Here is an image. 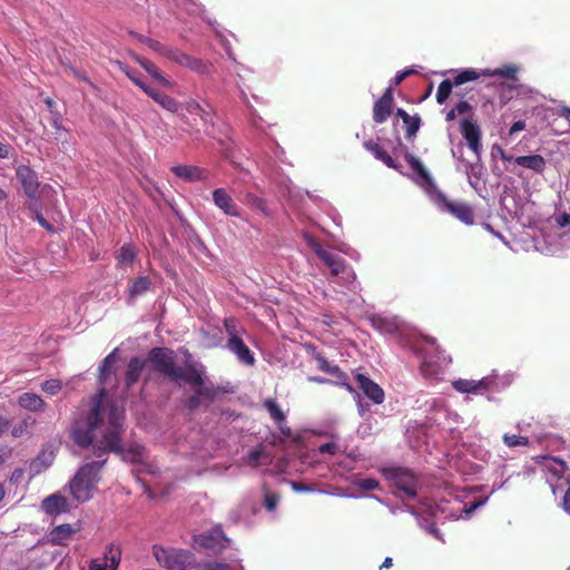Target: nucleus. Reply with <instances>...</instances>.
Listing matches in <instances>:
<instances>
[{"instance_id": "f257e3e1", "label": "nucleus", "mask_w": 570, "mask_h": 570, "mask_svg": "<svg viewBox=\"0 0 570 570\" xmlns=\"http://www.w3.org/2000/svg\"><path fill=\"white\" fill-rule=\"evenodd\" d=\"M105 387L92 395L88 402V409L79 411L72 422L70 436L81 449L92 446V454L101 460L108 453L120 455L122 461L140 463L144 460L145 448L139 443H132L124 448L122 435L125 433V407L112 404L108 412V424L99 439L95 438L96 430L104 421L102 403L106 399Z\"/></svg>"}, {"instance_id": "f03ea898", "label": "nucleus", "mask_w": 570, "mask_h": 570, "mask_svg": "<svg viewBox=\"0 0 570 570\" xmlns=\"http://www.w3.org/2000/svg\"><path fill=\"white\" fill-rule=\"evenodd\" d=\"M205 366L199 363H187V373L184 382L194 389V393L186 400V407L194 412L200 406L208 407V405L218 396L219 393L225 392L220 386H215L213 383H207Z\"/></svg>"}, {"instance_id": "7ed1b4c3", "label": "nucleus", "mask_w": 570, "mask_h": 570, "mask_svg": "<svg viewBox=\"0 0 570 570\" xmlns=\"http://www.w3.org/2000/svg\"><path fill=\"white\" fill-rule=\"evenodd\" d=\"M404 158L415 174V183L433 198L442 210H445L460 220H463V205L449 200L444 194L436 189L430 173L421 160L413 154L406 151Z\"/></svg>"}, {"instance_id": "20e7f679", "label": "nucleus", "mask_w": 570, "mask_h": 570, "mask_svg": "<svg viewBox=\"0 0 570 570\" xmlns=\"http://www.w3.org/2000/svg\"><path fill=\"white\" fill-rule=\"evenodd\" d=\"M405 345L422 358L420 368L425 377H438L443 365L450 363V360L439 350L435 338L411 337L406 338Z\"/></svg>"}, {"instance_id": "39448f33", "label": "nucleus", "mask_w": 570, "mask_h": 570, "mask_svg": "<svg viewBox=\"0 0 570 570\" xmlns=\"http://www.w3.org/2000/svg\"><path fill=\"white\" fill-rule=\"evenodd\" d=\"M107 458L86 463L79 468L70 481V491L75 500L86 502L91 499L100 480V471L107 463Z\"/></svg>"}, {"instance_id": "423d86ee", "label": "nucleus", "mask_w": 570, "mask_h": 570, "mask_svg": "<svg viewBox=\"0 0 570 570\" xmlns=\"http://www.w3.org/2000/svg\"><path fill=\"white\" fill-rule=\"evenodd\" d=\"M148 362L155 372L163 374L169 380L177 382L183 381L187 373V364L185 368L176 365V353L168 347H154L148 352Z\"/></svg>"}, {"instance_id": "0eeeda50", "label": "nucleus", "mask_w": 570, "mask_h": 570, "mask_svg": "<svg viewBox=\"0 0 570 570\" xmlns=\"http://www.w3.org/2000/svg\"><path fill=\"white\" fill-rule=\"evenodd\" d=\"M153 553L158 564L167 570H189L195 567V554L186 549L153 547Z\"/></svg>"}, {"instance_id": "6e6552de", "label": "nucleus", "mask_w": 570, "mask_h": 570, "mask_svg": "<svg viewBox=\"0 0 570 570\" xmlns=\"http://www.w3.org/2000/svg\"><path fill=\"white\" fill-rule=\"evenodd\" d=\"M316 256L331 269L333 276H341L345 283L355 278L354 272L345 264V261L335 252L326 249L321 245L314 246Z\"/></svg>"}, {"instance_id": "1a4fd4ad", "label": "nucleus", "mask_w": 570, "mask_h": 570, "mask_svg": "<svg viewBox=\"0 0 570 570\" xmlns=\"http://www.w3.org/2000/svg\"><path fill=\"white\" fill-rule=\"evenodd\" d=\"M305 350L317 362L318 368L327 374L335 376L338 384L344 386L350 393H356L355 389L348 383V376L343 372L338 365H332L324 353L317 351L313 344H305Z\"/></svg>"}, {"instance_id": "9d476101", "label": "nucleus", "mask_w": 570, "mask_h": 570, "mask_svg": "<svg viewBox=\"0 0 570 570\" xmlns=\"http://www.w3.org/2000/svg\"><path fill=\"white\" fill-rule=\"evenodd\" d=\"M386 476L405 498L412 499L416 497L417 480L411 471L393 468L386 471Z\"/></svg>"}, {"instance_id": "9b49d317", "label": "nucleus", "mask_w": 570, "mask_h": 570, "mask_svg": "<svg viewBox=\"0 0 570 570\" xmlns=\"http://www.w3.org/2000/svg\"><path fill=\"white\" fill-rule=\"evenodd\" d=\"M228 541V538L219 525L213 528L208 532L194 535V543L197 547L208 550L215 554L225 550Z\"/></svg>"}, {"instance_id": "f8f14e48", "label": "nucleus", "mask_w": 570, "mask_h": 570, "mask_svg": "<svg viewBox=\"0 0 570 570\" xmlns=\"http://www.w3.org/2000/svg\"><path fill=\"white\" fill-rule=\"evenodd\" d=\"M16 176L19 180L24 195L31 200H37L40 181L37 171L27 165H20L16 169Z\"/></svg>"}, {"instance_id": "ddd939ff", "label": "nucleus", "mask_w": 570, "mask_h": 570, "mask_svg": "<svg viewBox=\"0 0 570 570\" xmlns=\"http://www.w3.org/2000/svg\"><path fill=\"white\" fill-rule=\"evenodd\" d=\"M225 326L230 337L227 341V347L237 355L238 360L247 365L255 363V357L244 341L235 334V328L230 327L228 322L225 321Z\"/></svg>"}, {"instance_id": "4468645a", "label": "nucleus", "mask_w": 570, "mask_h": 570, "mask_svg": "<svg viewBox=\"0 0 570 570\" xmlns=\"http://www.w3.org/2000/svg\"><path fill=\"white\" fill-rule=\"evenodd\" d=\"M393 91L392 88H387L384 94L375 101L373 107V120L376 124H383L391 116L393 110Z\"/></svg>"}, {"instance_id": "2eb2a0df", "label": "nucleus", "mask_w": 570, "mask_h": 570, "mask_svg": "<svg viewBox=\"0 0 570 570\" xmlns=\"http://www.w3.org/2000/svg\"><path fill=\"white\" fill-rule=\"evenodd\" d=\"M519 72V67L515 65H505L502 68L497 69H483L481 72L475 71L474 69H465V82L473 81L483 76H498L505 79L517 80V73Z\"/></svg>"}, {"instance_id": "dca6fc26", "label": "nucleus", "mask_w": 570, "mask_h": 570, "mask_svg": "<svg viewBox=\"0 0 570 570\" xmlns=\"http://www.w3.org/2000/svg\"><path fill=\"white\" fill-rule=\"evenodd\" d=\"M81 530L79 523H63L55 527L49 532V541L55 546H67L72 537Z\"/></svg>"}, {"instance_id": "f3484780", "label": "nucleus", "mask_w": 570, "mask_h": 570, "mask_svg": "<svg viewBox=\"0 0 570 570\" xmlns=\"http://www.w3.org/2000/svg\"><path fill=\"white\" fill-rule=\"evenodd\" d=\"M355 379L358 387L366 397L372 400L375 404H382L384 402V391L377 383L361 373H358Z\"/></svg>"}, {"instance_id": "a211bd4d", "label": "nucleus", "mask_w": 570, "mask_h": 570, "mask_svg": "<svg viewBox=\"0 0 570 570\" xmlns=\"http://www.w3.org/2000/svg\"><path fill=\"white\" fill-rule=\"evenodd\" d=\"M41 509L49 515H59L69 511V503L66 497L60 493H53L45 498L41 502Z\"/></svg>"}, {"instance_id": "6ab92c4d", "label": "nucleus", "mask_w": 570, "mask_h": 570, "mask_svg": "<svg viewBox=\"0 0 570 570\" xmlns=\"http://www.w3.org/2000/svg\"><path fill=\"white\" fill-rule=\"evenodd\" d=\"M214 204L226 215L239 217L237 205L225 188H217L213 191Z\"/></svg>"}, {"instance_id": "aec40b11", "label": "nucleus", "mask_w": 570, "mask_h": 570, "mask_svg": "<svg viewBox=\"0 0 570 570\" xmlns=\"http://www.w3.org/2000/svg\"><path fill=\"white\" fill-rule=\"evenodd\" d=\"M465 142L476 156L481 154V129L479 125L470 118H465Z\"/></svg>"}, {"instance_id": "412c9836", "label": "nucleus", "mask_w": 570, "mask_h": 570, "mask_svg": "<svg viewBox=\"0 0 570 570\" xmlns=\"http://www.w3.org/2000/svg\"><path fill=\"white\" fill-rule=\"evenodd\" d=\"M171 171L185 181H198L206 178V170L197 166L176 165L171 167Z\"/></svg>"}, {"instance_id": "4be33fe9", "label": "nucleus", "mask_w": 570, "mask_h": 570, "mask_svg": "<svg viewBox=\"0 0 570 570\" xmlns=\"http://www.w3.org/2000/svg\"><path fill=\"white\" fill-rule=\"evenodd\" d=\"M146 365V361L140 357H131L127 365V370L125 373V387L127 390L131 389L134 384L139 380L144 368Z\"/></svg>"}, {"instance_id": "5701e85b", "label": "nucleus", "mask_w": 570, "mask_h": 570, "mask_svg": "<svg viewBox=\"0 0 570 570\" xmlns=\"http://www.w3.org/2000/svg\"><path fill=\"white\" fill-rule=\"evenodd\" d=\"M371 322L372 325L382 333L396 334L401 332V323L396 317L374 315Z\"/></svg>"}, {"instance_id": "b1692460", "label": "nucleus", "mask_w": 570, "mask_h": 570, "mask_svg": "<svg viewBox=\"0 0 570 570\" xmlns=\"http://www.w3.org/2000/svg\"><path fill=\"white\" fill-rule=\"evenodd\" d=\"M18 404L20 407L31 412H42L46 407V402L36 393L26 392L19 395Z\"/></svg>"}, {"instance_id": "393cba45", "label": "nucleus", "mask_w": 570, "mask_h": 570, "mask_svg": "<svg viewBox=\"0 0 570 570\" xmlns=\"http://www.w3.org/2000/svg\"><path fill=\"white\" fill-rule=\"evenodd\" d=\"M494 384V379L491 376L482 377L479 381L465 380V394L485 395L490 392L491 386Z\"/></svg>"}, {"instance_id": "a878e982", "label": "nucleus", "mask_w": 570, "mask_h": 570, "mask_svg": "<svg viewBox=\"0 0 570 570\" xmlns=\"http://www.w3.org/2000/svg\"><path fill=\"white\" fill-rule=\"evenodd\" d=\"M463 83V70L459 71L454 79H444L439 85L438 91H436V101L438 104L442 105L446 101V99L450 97L452 89L454 86H460Z\"/></svg>"}, {"instance_id": "bb28decb", "label": "nucleus", "mask_w": 570, "mask_h": 570, "mask_svg": "<svg viewBox=\"0 0 570 570\" xmlns=\"http://www.w3.org/2000/svg\"><path fill=\"white\" fill-rule=\"evenodd\" d=\"M151 288V279L149 276H138L128 285V297L134 301L138 296L146 294Z\"/></svg>"}, {"instance_id": "cd10ccee", "label": "nucleus", "mask_w": 570, "mask_h": 570, "mask_svg": "<svg viewBox=\"0 0 570 570\" xmlns=\"http://www.w3.org/2000/svg\"><path fill=\"white\" fill-rule=\"evenodd\" d=\"M364 147L366 150L373 154V156L384 163L389 168L397 169L399 166L394 161V159L381 147V145L373 140L364 141Z\"/></svg>"}, {"instance_id": "c85d7f7f", "label": "nucleus", "mask_w": 570, "mask_h": 570, "mask_svg": "<svg viewBox=\"0 0 570 570\" xmlns=\"http://www.w3.org/2000/svg\"><path fill=\"white\" fill-rule=\"evenodd\" d=\"M148 96L165 110L173 114L178 112L180 104L167 94L157 89H153Z\"/></svg>"}, {"instance_id": "c756f323", "label": "nucleus", "mask_w": 570, "mask_h": 570, "mask_svg": "<svg viewBox=\"0 0 570 570\" xmlns=\"http://www.w3.org/2000/svg\"><path fill=\"white\" fill-rule=\"evenodd\" d=\"M514 161L518 165L535 173H542L546 168V160L541 155L519 156Z\"/></svg>"}, {"instance_id": "7c9ffc66", "label": "nucleus", "mask_w": 570, "mask_h": 570, "mask_svg": "<svg viewBox=\"0 0 570 570\" xmlns=\"http://www.w3.org/2000/svg\"><path fill=\"white\" fill-rule=\"evenodd\" d=\"M132 59L140 65L155 80H157L163 86H169L170 82L166 79L156 65L145 58L139 57L138 55H132Z\"/></svg>"}, {"instance_id": "2f4dec72", "label": "nucleus", "mask_w": 570, "mask_h": 570, "mask_svg": "<svg viewBox=\"0 0 570 570\" xmlns=\"http://www.w3.org/2000/svg\"><path fill=\"white\" fill-rule=\"evenodd\" d=\"M137 253L131 244H124L115 255L119 267L131 266L136 259Z\"/></svg>"}, {"instance_id": "473e14b6", "label": "nucleus", "mask_w": 570, "mask_h": 570, "mask_svg": "<svg viewBox=\"0 0 570 570\" xmlns=\"http://www.w3.org/2000/svg\"><path fill=\"white\" fill-rule=\"evenodd\" d=\"M185 110L191 116H198L204 124L212 122L210 110L206 109L195 99L184 102Z\"/></svg>"}, {"instance_id": "72a5a7b5", "label": "nucleus", "mask_w": 570, "mask_h": 570, "mask_svg": "<svg viewBox=\"0 0 570 570\" xmlns=\"http://www.w3.org/2000/svg\"><path fill=\"white\" fill-rule=\"evenodd\" d=\"M264 407L268 411V413L271 414V416L273 417V420L278 424L281 425L283 422H285V414L284 412L279 409L278 404L275 402V400L273 399H267L264 401ZM281 431L283 434L285 435H288L289 434V429L287 428L286 430L283 428V426H279Z\"/></svg>"}, {"instance_id": "f704fd0d", "label": "nucleus", "mask_w": 570, "mask_h": 570, "mask_svg": "<svg viewBox=\"0 0 570 570\" xmlns=\"http://www.w3.org/2000/svg\"><path fill=\"white\" fill-rule=\"evenodd\" d=\"M105 558L107 560L108 567L111 570H117L121 560L120 548L115 547L114 544H108L105 549Z\"/></svg>"}, {"instance_id": "c9c22d12", "label": "nucleus", "mask_w": 570, "mask_h": 570, "mask_svg": "<svg viewBox=\"0 0 570 570\" xmlns=\"http://www.w3.org/2000/svg\"><path fill=\"white\" fill-rule=\"evenodd\" d=\"M212 67L210 62L190 56L186 68L199 75H208L210 73Z\"/></svg>"}, {"instance_id": "e433bc0d", "label": "nucleus", "mask_w": 570, "mask_h": 570, "mask_svg": "<svg viewBox=\"0 0 570 570\" xmlns=\"http://www.w3.org/2000/svg\"><path fill=\"white\" fill-rule=\"evenodd\" d=\"M165 57L179 66L187 67L190 56L178 48L168 47Z\"/></svg>"}, {"instance_id": "4c0bfd02", "label": "nucleus", "mask_w": 570, "mask_h": 570, "mask_svg": "<svg viewBox=\"0 0 570 570\" xmlns=\"http://www.w3.org/2000/svg\"><path fill=\"white\" fill-rule=\"evenodd\" d=\"M405 128V137L412 138L416 135L421 127V118L419 115L409 116L406 121H403Z\"/></svg>"}, {"instance_id": "58836bf2", "label": "nucleus", "mask_w": 570, "mask_h": 570, "mask_svg": "<svg viewBox=\"0 0 570 570\" xmlns=\"http://www.w3.org/2000/svg\"><path fill=\"white\" fill-rule=\"evenodd\" d=\"M138 40L146 45L147 47H149L153 51L157 52L158 55L160 56H164L166 55V51L168 49L169 46H166L155 39H151L149 37H146V36H139L138 37Z\"/></svg>"}, {"instance_id": "ea45409f", "label": "nucleus", "mask_w": 570, "mask_h": 570, "mask_svg": "<svg viewBox=\"0 0 570 570\" xmlns=\"http://www.w3.org/2000/svg\"><path fill=\"white\" fill-rule=\"evenodd\" d=\"M45 456H46V454L41 453L40 455L37 456L36 460H33L30 463L31 478L40 474L41 472H43L51 464V460L46 461Z\"/></svg>"}, {"instance_id": "a19ab883", "label": "nucleus", "mask_w": 570, "mask_h": 570, "mask_svg": "<svg viewBox=\"0 0 570 570\" xmlns=\"http://www.w3.org/2000/svg\"><path fill=\"white\" fill-rule=\"evenodd\" d=\"M116 352L117 350L112 351L110 354H108L101 362L99 366L100 372V380H104L108 373H110L112 366L116 363Z\"/></svg>"}, {"instance_id": "79ce46f5", "label": "nucleus", "mask_w": 570, "mask_h": 570, "mask_svg": "<svg viewBox=\"0 0 570 570\" xmlns=\"http://www.w3.org/2000/svg\"><path fill=\"white\" fill-rule=\"evenodd\" d=\"M62 389L60 380L50 379L41 383V390L49 395H57Z\"/></svg>"}, {"instance_id": "37998d69", "label": "nucleus", "mask_w": 570, "mask_h": 570, "mask_svg": "<svg viewBox=\"0 0 570 570\" xmlns=\"http://www.w3.org/2000/svg\"><path fill=\"white\" fill-rule=\"evenodd\" d=\"M62 66L69 75L73 76L76 79H78L80 81L88 83L92 89H97V86L87 77V75L85 72L79 71L78 69H76L75 67H72L69 63L63 62Z\"/></svg>"}, {"instance_id": "c03bdc74", "label": "nucleus", "mask_w": 570, "mask_h": 570, "mask_svg": "<svg viewBox=\"0 0 570 570\" xmlns=\"http://www.w3.org/2000/svg\"><path fill=\"white\" fill-rule=\"evenodd\" d=\"M246 204L258 209L259 212L267 214V204L266 200L254 195V194H247L246 195Z\"/></svg>"}, {"instance_id": "a18cd8bd", "label": "nucleus", "mask_w": 570, "mask_h": 570, "mask_svg": "<svg viewBox=\"0 0 570 570\" xmlns=\"http://www.w3.org/2000/svg\"><path fill=\"white\" fill-rule=\"evenodd\" d=\"M489 499V495H481L476 499H473L470 502H465V519L469 518L478 508L482 507Z\"/></svg>"}, {"instance_id": "49530a36", "label": "nucleus", "mask_w": 570, "mask_h": 570, "mask_svg": "<svg viewBox=\"0 0 570 570\" xmlns=\"http://www.w3.org/2000/svg\"><path fill=\"white\" fill-rule=\"evenodd\" d=\"M503 442L509 448H514V446H519V445H528L529 440H528L527 436H522V435L504 434L503 435Z\"/></svg>"}, {"instance_id": "de8ad7c7", "label": "nucleus", "mask_w": 570, "mask_h": 570, "mask_svg": "<svg viewBox=\"0 0 570 570\" xmlns=\"http://www.w3.org/2000/svg\"><path fill=\"white\" fill-rule=\"evenodd\" d=\"M29 209L35 213L36 220L47 230L53 232L52 225L43 217V215L39 212L38 205L31 202L29 204Z\"/></svg>"}, {"instance_id": "09e8293b", "label": "nucleus", "mask_w": 570, "mask_h": 570, "mask_svg": "<svg viewBox=\"0 0 570 570\" xmlns=\"http://www.w3.org/2000/svg\"><path fill=\"white\" fill-rule=\"evenodd\" d=\"M354 484L363 491H371L377 489L380 485L379 481L373 478L358 479Z\"/></svg>"}, {"instance_id": "8fccbe9b", "label": "nucleus", "mask_w": 570, "mask_h": 570, "mask_svg": "<svg viewBox=\"0 0 570 570\" xmlns=\"http://www.w3.org/2000/svg\"><path fill=\"white\" fill-rule=\"evenodd\" d=\"M127 77L137 86L139 87L145 94L149 95V92L154 89L150 86L146 85L144 81L139 79V77L136 76V72L130 70L129 68L122 69Z\"/></svg>"}, {"instance_id": "3c124183", "label": "nucleus", "mask_w": 570, "mask_h": 570, "mask_svg": "<svg viewBox=\"0 0 570 570\" xmlns=\"http://www.w3.org/2000/svg\"><path fill=\"white\" fill-rule=\"evenodd\" d=\"M416 72L417 71L413 67L397 71L392 80V86H399L403 80H405L407 77L412 75H415Z\"/></svg>"}, {"instance_id": "603ef678", "label": "nucleus", "mask_w": 570, "mask_h": 570, "mask_svg": "<svg viewBox=\"0 0 570 570\" xmlns=\"http://www.w3.org/2000/svg\"><path fill=\"white\" fill-rule=\"evenodd\" d=\"M29 426H30V422L28 420H22L21 422H19L18 424H16L12 428V430H11L12 436L19 438V436L23 435L28 431Z\"/></svg>"}, {"instance_id": "864d4df0", "label": "nucleus", "mask_w": 570, "mask_h": 570, "mask_svg": "<svg viewBox=\"0 0 570 570\" xmlns=\"http://www.w3.org/2000/svg\"><path fill=\"white\" fill-rule=\"evenodd\" d=\"M279 497L275 493H266L264 499V505L266 510L274 511L277 503H278Z\"/></svg>"}, {"instance_id": "5fc2aeb1", "label": "nucleus", "mask_w": 570, "mask_h": 570, "mask_svg": "<svg viewBox=\"0 0 570 570\" xmlns=\"http://www.w3.org/2000/svg\"><path fill=\"white\" fill-rule=\"evenodd\" d=\"M456 114H458V115H463V99L459 100V101L455 104L454 108H452V109L446 114L445 119H446L448 121H452V120H454V119H455Z\"/></svg>"}, {"instance_id": "6e6d98bb", "label": "nucleus", "mask_w": 570, "mask_h": 570, "mask_svg": "<svg viewBox=\"0 0 570 570\" xmlns=\"http://www.w3.org/2000/svg\"><path fill=\"white\" fill-rule=\"evenodd\" d=\"M107 568H108V563H107V560L105 557L92 559L89 563L90 570H107Z\"/></svg>"}, {"instance_id": "4d7b16f0", "label": "nucleus", "mask_w": 570, "mask_h": 570, "mask_svg": "<svg viewBox=\"0 0 570 570\" xmlns=\"http://www.w3.org/2000/svg\"><path fill=\"white\" fill-rule=\"evenodd\" d=\"M338 451V445L334 442H327V443H324L322 445H320L318 448V452L324 454V453H328V454H336Z\"/></svg>"}, {"instance_id": "13d9d810", "label": "nucleus", "mask_w": 570, "mask_h": 570, "mask_svg": "<svg viewBox=\"0 0 570 570\" xmlns=\"http://www.w3.org/2000/svg\"><path fill=\"white\" fill-rule=\"evenodd\" d=\"M24 476V469L22 468H16L9 479V482L11 484H19Z\"/></svg>"}, {"instance_id": "bf43d9fd", "label": "nucleus", "mask_w": 570, "mask_h": 570, "mask_svg": "<svg viewBox=\"0 0 570 570\" xmlns=\"http://www.w3.org/2000/svg\"><path fill=\"white\" fill-rule=\"evenodd\" d=\"M203 570H229V566L222 562H208L204 564Z\"/></svg>"}, {"instance_id": "052dcab7", "label": "nucleus", "mask_w": 570, "mask_h": 570, "mask_svg": "<svg viewBox=\"0 0 570 570\" xmlns=\"http://www.w3.org/2000/svg\"><path fill=\"white\" fill-rule=\"evenodd\" d=\"M525 128V121L523 120H518L515 121L509 129V132H508V136L511 137L513 136L514 134L523 130Z\"/></svg>"}, {"instance_id": "680f3d73", "label": "nucleus", "mask_w": 570, "mask_h": 570, "mask_svg": "<svg viewBox=\"0 0 570 570\" xmlns=\"http://www.w3.org/2000/svg\"><path fill=\"white\" fill-rule=\"evenodd\" d=\"M51 126L55 128L56 131L62 130V122H61V116L58 112H53Z\"/></svg>"}, {"instance_id": "e2e57ef3", "label": "nucleus", "mask_w": 570, "mask_h": 570, "mask_svg": "<svg viewBox=\"0 0 570 570\" xmlns=\"http://www.w3.org/2000/svg\"><path fill=\"white\" fill-rule=\"evenodd\" d=\"M68 136L69 131L66 128H62L61 131H56V139L62 144L68 142Z\"/></svg>"}, {"instance_id": "0e129e2a", "label": "nucleus", "mask_w": 570, "mask_h": 570, "mask_svg": "<svg viewBox=\"0 0 570 570\" xmlns=\"http://www.w3.org/2000/svg\"><path fill=\"white\" fill-rule=\"evenodd\" d=\"M493 150H497L499 156L501 157L502 160L504 161H511L513 158L511 156H509L504 149L501 147V146H493Z\"/></svg>"}, {"instance_id": "69168bd1", "label": "nucleus", "mask_w": 570, "mask_h": 570, "mask_svg": "<svg viewBox=\"0 0 570 570\" xmlns=\"http://www.w3.org/2000/svg\"><path fill=\"white\" fill-rule=\"evenodd\" d=\"M558 224L561 227L570 225V214L563 213L562 215H560L558 218Z\"/></svg>"}, {"instance_id": "338daca9", "label": "nucleus", "mask_w": 570, "mask_h": 570, "mask_svg": "<svg viewBox=\"0 0 570 570\" xmlns=\"http://www.w3.org/2000/svg\"><path fill=\"white\" fill-rule=\"evenodd\" d=\"M9 428H10V420L0 415V434L7 432L9 430Z\"/></svg>"}, {"instance_id": "774afa93", "label": "nucleus", "mask_w": 570, "mask_h": 570, "mask_svg": "<svg viewBox=\"0 0 570 570\" xmlns=\"http://www.w3.org/2000/svg\"><path fill=\"white\" fill-rule=\"evenodd\" d=\"M562 507L564 511L570 514V494H564Z\"/></svg>"}]
</instances>
